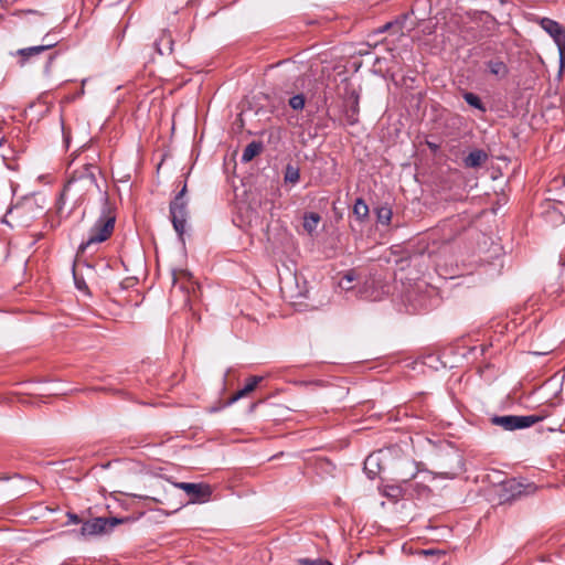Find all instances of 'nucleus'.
Segmentation results:
<instances>
[{
    "label": "nucleus",
    "mask_w": 565,
    "mask_h": 565,
    "mask_svg": "<svg viewBox=\"0 0 565 565\" xmlns=\"http://www.w3.org/2000/svg\"><path fill=\"white\" fill-rule=\"evenodd\" d=\"M173 287L179 288L181 291L185 292L188 296L191 292L195 291V282L192 279V275L183 269L173 270Z\"/></svg>",
    "instance_id": "9b49d317"
},
{
    "label": "nucleus",
    "mask_w": 565,
    "mask_h": 565,
    "mask_svg": "<svg viewBox=\"0 0 565 565\" xmlns=\"http://www.w3.org/2000/svg\"><path fill=\"white\" fill-rule=\"evenodd\" d=\"M75 284H76V287H77L78 289H82V288L86 287V286H85V282H81V281H78L77 279H75Z\"/></svg>",
    "instance_id": "2f4dec72"
},
{
    "label": "nucleus",
    "mask_w": 565,
    "mask_h": 565,
    "mask_svg": "<svg viewBox=\"0 0 565 565\" xmlns=\"http://www.w3.org/2000/svg\"><path fill=\"white\" fill-rule=\"evenodd\" d=\"M53 58H54V55H51V56L49 57V61H47L46 66H45V72H46V73L49 72V68H50V65H51V63H52Z\"/></svg>",
    "instance_id": "7c9ffc66"
},
{
    "label": "nucleus",
    "mask_w": 565,
    "mask_h": 565,
    "mask_svg": "<svg viewBox=\"0 0 565 565\" xmlns=\"http://www.w3.org/2000/svg\"><path fill=\"white\" fill-rule=\"evenodd\" d=\"M339 286L345 291L356 289L358 297L370 301H379L387 292L385 286L381 285L374 277H367L360 281V276L355 270L347 271L340 279Z\"/></svg>",
    "instance_id": "f257e3e1"
},
{
    "label": "nucleus",
    "mask_w": 565,
    "mask_h": 565,
    "mask_svg": "<svg viewBox=\"0 0 565 565\" xmlns=\"http://www.w3.org/2000/svg\"><path fill=\"white\" fill-rule=\"evenodd\" d=\"M43 213V207L36 203L33 196H25L21 201L8 207L3 222L11 227H28Z\"/></svg>",
    "instance_id": "f03ea898"
},
{
    "label": "nucleus",
    "mask_w": 565,
    "mask_h": 565,
    "mask_svg": "<svg viewBox=\"0 0 565 565\" xmlns=\"http://www.w3.org/2000/svg\"><path fill=\"white\" fill-rule=\"evenodd\" d=\"M488 160V154L481 149L471 151L465 159L463 164L466 168H479Z\"/></svg>",
    "instance_id": "2eb2a0df"
},
{
    "label": "nucleus",
    "mask_w": 565,
    "mask_h": 565,
    "mask_svg": "<svg viewBox=\"0 0 565 565\" xmlns=\"http://www.w3.org/2000/svg\"><path fill=\"white\" fill-rule=\"evenodd\" d=\"M54 34L49 32L46 33L43 39H42V42L43 43H52L53 44V47L58 43V39L54 38L53 36Z\"/></svg>",
    "instance_id": "cd10ccee"
},
{
    "label": "nucleus",
    "mask_w": 565,
    "mask_h": 565,
    "mask_svg": "<svg viewBox=\"0 0 565 565\" xmlns=\"http://www.w3.org/2000/svg\"><path fill=\"white\" fill-rule=\"evenodd\" d=\"M173 41L169 33L163 32L160 40L156 41L154 46L160 55L172 53Z\"/></svg>",
    "instance_id": "f3484780"
},
{
    "label": "nucleus",
    "mask_w": 565,
    "mask_h": 565,
    "mask_svg": "<svg viewBox=\"0 0 565 565\" xmlns=\"http://www.w3.org/2000/svg\"><path fill=\"white\" fill-rule=\"evenodd\" d=\"M121 518H93L82 523L81 535L84 537L110 533L115 526L122 524Z\"/></svg>",
    "instance_id": "423d86ee"
},
{
    "label": "nucleus",
    "mask_w": 565,
    "mask_h": 565,
    "mask_svg": "<svg viewBox=\"0 0 565 565\" xmlns=\"http://www.w3.org/2000/svg\"><path fill=\"white\" fill-rule=\"evenodd\" d=\"M379 457L375 455H370L364 462V469L372 475H376V471L371 468V465H377Z\"/></svg>",
    "instance_id": "bb28decb"
},
{
    "label": "nucleus",
    "mask_w": 565,
    "mask_h": 565,
    "mask_svg": "<svg viewBox=\"0 0 565 565\" xmlns=\"http://www.w3.org/2000/svg\"><path fill=\"white\" fill-rule=\"evenodd\" d=\"M262 143L257 141H252L248 143L242 153V161L243 162H249L252 161L257 154L262 151Z\"/></svg>",
    "instance_id": "a211bd4d"
},
{
    "label": "nucleus",
    "mask_w": 565,
    "mask_h": 565,
    "mask_svg": "<svg viewBox=\"0 0 565 565\" xmlns=\"http://www.w3.org/2000/svg\"><path fill=\"white\" fill-rule=\"evenodd\" d=\"M544 419L541 415H504L491 418L492 424L502 427L504 430L523 429L533 426Z\"/></svg>",
    "instance_id": "0eeeda50"
},
{
    "label": "nucleus",
    "mask_w": 565,
    "mask_h": 565,
    "mask_svg": "<svg viewBox=\"0 0 565 565\" xmlns=\"http://www.w3.org/2000/svg\"><path fill=\"white\" fill-rule=\"evenodd\" d=\"M67 524H78L82 522L81 518L76 514V513H73V512H67Z\"/></svg>",
    "instance_id": "c85d7f7f"
},
{
    "label": "nucleus",
    "mask_w": 565,
    "mask_h": 565,
    "mask_svg": "<svg viewBox=\"0 0 565 565\" xmlns=\"http://www.w3.org/2000/svg\"><path fill=\"white\" fill-rule=\"evenodd\" d=\"M3 194L6 196H12L14 194V184L9 179L0 178Z\"/></svg>",
    "instance_id": "393cba45"
},
{
    "label": "nucleus",
    "mask_w": 565,
    "mask_h": 565,
    "mask_svg": "<svg viewBox=\"0 0 565 565\" xmlns=\"http://www.w3.org/2000/svg\"><path fill=\"white\" fill-rule=\"evenodd\" d=\"M540 25L553 38L554 42L556 43L559 52V63L562 70L565 63V28H563L558 22L548 18H542L540 20Z\"/></svg>",
    "instance_id": "6e6552de"
},
{
    "label": "nucleus",
    "mask_w": 565,
    "mask_h": 565,
    "mask_svg": "<svg viewBox=\"0 0 565 565\" xmlns=\"http://www.w3.org/2000/svg\"><path fill=\"white\" fill-rule=\"evenodd\" d=\"M300 565H333L331 562H329L328 559H323V558H316V559H310V558H302L299 561Z\"/></svg>",
    "instance_id": "a878e982"
},
{
    "label": "nucleus",
    "mask_w": 565,
    "mask_h": 565,
    "mask_svg": "<svg viewBox=\"0 0 565 565\" xmlns=\"http://www.w3.org/2000/svg\"><path fill=\"white\" fill-rule=\"evenodd\" d=\"M504 489L509 492V498L514 499L533 494L537 487L534 483H523L521 481L511 480L505 483Z\"/></svg>",
    "instance_id": "f8f14e48"
},
{
    "label": "nucleus",
    "mask_w": 565,
    "mask_h": 565,
    "mask_svg": "<svg viewBox=\"0 0 565 565\" xmlns=\"http://www.w3.org/2000/svg\"><path fill=\"white\" fill-rule=\"evenodd\" d=\"M288 104L294 110H302L306 104V98L303 94H297L289 99Z\"/></svg>",
    "instance_id": "b1692460"
},
{
    "label": "nucleus",
    "mask_w": 565,
    "mask_h": 565,
    "mask_svg": "<svg viewBox=\"0 0 565 565\" xmlns=\"http://www.w3.org/2000/svg\"><path fill=\"white\" fill-rule=\"evenodd\" d=\"M175 486L190 495L193 502H204L212 494L211 487L204 483L179 482Z\"/></svg>",
    "instance_id": "1a4fd4ad"
},
{
    "label": "nucleus",
    "mask_w": 565,
    "mask_h": 565,
    "mask_svg": "<svg viewBox=\"0 0 565 565\" xmlns=\"http://www.w3.org/2000/svg\"><path fill=\"white\" fill-rule=\"evenodd\" d=\"M186 192V184L182 186L180 192L175 195V198L170 203V217L173 225L174 231L177 232L180 241L184 243L183 235L185 232V224L188 220V202L184 200V194Z\"/></svg>",
    "instance_id": "39448f33"
},
{
    "label": "nucleus",
    "mask_w": 565,
    "mask_h": 565,
    "mask_svg": "<svg viewBox=\"0 0 565 565\" xmlns=\"http://www.w3.org/2000/svg\"><path fill=\"white\" fill-rule=\"evenodd\" d=\"M353 214L356 220L364 222L369 216V206L362 198H358L353 205Z\"/></svg>",
    "instance_id": "6ab92c4d"
},
{
    "label": "nucleus",
    "mask_w": 565,
    "mask_h": 565,
    "mask_svg": "<svg viewBox=\"0 0 565 565\" xmlns=\"http://www.w3.org/2000/svg\"><path fill=\"white\" fill-rule=\"evenodd\" d=\"M284 180L286 183H298L300 180V169L297 166L288 163L284 171Z\"/></svg>",
    "instance_id": "412c9836"
},
{
    "label": "nucleus",
    "mask_w": 565,
    "mask_h": 565,
    "mask_svg": "<svg viewBox=\"0 0 565 565\" xmlns=\"http://www.w3.org/2000/svg\"><path fill=\"white\" fill-rule=\"evenodd\" d=\"M377 222L387 225L392 218V210L387 206H381L376 210Z\"/></svg>",
    "instance_id": "5701e85b"
},
{
    "label": "nucleus",
    "mask_w": 565,
    "mask_h": 565,
    "mask_svg": "<svg viewBox=\"0 0 565 565\" xmlns=\"http://www.w3.org/2000/svg\"><path fill=\"white\" fill-rule=\"evenodd\" d=\"M359 100V94L354 89L349 90L344 97V116L349 125H354L358 121Z\"/></svg>",
    "instance_id": "9d476101"
},
{
    "label": "nucleus",
    "mask_w": 565,
    "mask_h": 565,
    "mask_svg": "<svg viewBox=\"0 0 565 565\" xmlns=\"http://www.w3.org/2000/svg\"><path fill=\"white\" fill-rule=\"evenodd\" d=\"M103 202L100 216L90 228L87 239L79 245V252L82 253H85L94 244L105 242L114 231L116 217L111 214L106 192L103 194Z\"/></svg>",
    "instance_id": "7ed1b4c3"
},
{
    "label": "nucleus",
    "mask_w": 565,
    "mask_h": 565,
    "mask_svg": "<svg viewBox=\"0 0 565 565\" xmlns=\"http://www.w3.org/2000/svg\"><path fill=\"white\" fill-rule=\"evenodd\" d=\"M390 26H391V24H390V23H387V24H385V25H384L383 30H386V29H388Z\"/></svg>",
    "instance_id": "72a5a7b5"
},
{
    "label": "nucleus",
    "mask_w": 565,
    "mask_h": 565,
    "mask_svg": "<svg viewBox=\"0 0 565 565\" xmlns=\"http://www.w3.org/2000/svg\"><path fill=\"white\" fill-rule=\"evenodd\" d=\"M44 392L49 395H58V394H62L63 392L56 387H49L46 390H44Z\"/></svg>",
    "instance_id": "c756f323"
},
{
    "label": "nucleus",
    "mask_w": 565,
    "mask_h": 565,
    "mask_svg": "<svg viewBox=\"0 0 565 565\" xmlns=\"http://www.w3.org/2000/svg\"><path fill=\"white\" fill-rule=\"evenodd\" d=\"M489 72L498 78H504L509 74L507 64L501 60H491L487 63Z\"/></svg>",
    "instance_id": "dca6fc26"
},
{
    "label": "nucleus",
    "mask_w": 565,
    "mask_h": 565,
    "mask_svg": "<svg viewBox=\"0 0 565 565\" xmlns=\"http://www.w3.org/2000/svg\"><path fill=\"white\" fill-rule=\"evenodd\" d=\"M96 170L97 167L94 164H85L82 170L74 171L73 175L63 189L61 199L75 195L81 198L84 193H87L93 189L100 190L95 177Z\"/></svg>",
    "instance_id": "20e7f679"
},
{
    "label": "nucleus",
    "mask_w": 565,
    "mask_h": 565,
    "mask_svg": "<svg viewBox=\"0 0 565 565\" xmlns=\"http://www.w3.org/2000/svg\"><path fill=\"white\" fill-rule=\"evenodd\" d=\"M321 217L318 213H308L303 216V228L308 232V234H312L320 222Z\"/></svg>",
    "instance_id": "4be33fe9"
},
{
    "label": "nucleus",
    "mask_w": 565,
    "mask_h": 565,
    "mask_svg": "<svg viewBox=\"0 0 565 565\" xmlns=\"http://www.w3.org/2000/svg\"><path fill=\"white\" fill-rule=\"evenodd\" d=\"M462 98L465 99V102L469 106L480 110L481 113H486L487 111V107H486L484 103H482L480 97L478 95H476L475 93L463 92L462 93Z\"/></svg>",
    "instance_id": "aec40b11"
},
{
    "label": "nucleus",
    "mask_w": 565,
    "mask_h": 565,
    "mask_svg": "<svg viewBox=\"0 0 565 565\" xmlns=\"http://www.w3.org/2000/svg\"><path fill=\"white\" fill-rule=\"evenodd\" d=\"M263 376H250L248 380H247V383L245 384V386L239 390L235 395H233L228 402V404H233L235 402H237L238 399L247 396L249 393H252L256 386L263 381Z\"/></svg>",
    "instance_id": "4468645a"
},
{
    "label": "nucleus",
    "mask_w": 565,
    "mask_h": 565,
    "mask_svg": "<svg viewBox=\"0 0 565 565\" xmlns=\"http://www.w3.org/2000/svg\"><path fill=\"white\" fill-rule=\"evenodd\" d=\"M53 47L52 43H42L30 47L20 49L17 51V55L21 57L20 64L24 65L31 57L36 56Z\"/></svg>",
    "instance_id": "ddd939ff"
},
{
    "label": "nucleus",
    "mask_w": 565,
    "mask_h": 565,
    "mask_svg": "<svg viewBox=\"0 0 565 565\" xmlns=\"http://www.w3.org/2000/svg\"><path fill=\"white\" fill-rule=\"evenodd\" d=\"M415 476H416V472H412V473H411L407 478H405L404 480H405V481H407V480H409V479L415 478Z\"/></svg>",
    "instance_id": "473e14b6"
}]
</instances>
